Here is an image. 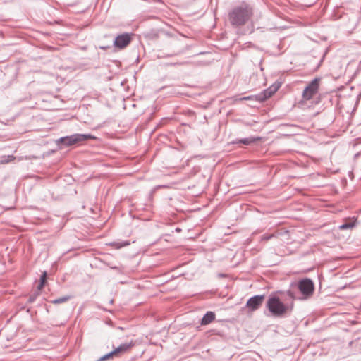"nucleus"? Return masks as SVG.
Here are the masks:
<instances>
[{"mask_svg":"<svg viewBox=\"0 0 361 361\" xmlns=\"http://www.w3.org/2000/svg\"><path fill=\"white\" fill-rule=\"evenodd\" d=\"M215 319V314L213 312H207L202 317V325H207Z\"/></svg>","mask_w":361,"mask_h":361,"instance_id":"1a4fd4ad","label":"nucleus"},{"mask_svg":"<svg viewBox=\"0 0 361 361\" xmlns=\"http://www.w3.org/2000/svg\"><path fill=\"white\" fill-rule=\"evenodd\" d=\"M113 356H118V354L116 353V351L114 350L113 351L106 354L105 355L101 357L98 361H106L108 359L112 357Z\"/></svg>","mask_w":361,"mask_h":361,"instance_id":"9b49d317","label":"nucleus"},{"mask_svg":"<svg viewBox=\"0 0 361 361\" xmlns=\"http://www.w3.org/2000/svg\"><path fill=\"white\" fill-rule=\"evenodd\" d=\"M260 138L259 137H250V138H246V139H243V140H241L240 141V143H243L244 145H250L251 143L252 142H255V141H257V140H259Z\"/></svg>","mask_w":361,"mask_h":361,"instance_id":"4468645a","label":"nucleus"},{"mask_svg":"<svg viewBox=\"0 0 361 361\" xmlns=\"http://www.w3.org/2000/svg\"><path fill=\"white\" fill-rule=\"evenodd\" d=\"M296 286L302 296H297L293 290H289L288 291V294L293 299L305 300L313 294L314 290V283L310 279H304L300 280Z\"/></svg>","mask_w":361,"mask_h":361,"instance_id":"f03ea898","label":"nucleus"},{"mask_svg":"<svg viewBox=\"0 0 361 361\" xmlns=\"http://www.w3.org/2000/svg\"><path fill=\"white\" fill-rule=\"evenodd\" d=\"M279 89L278 85L270 86L268 89L265 90L262 93L257 95L255 99L259 102L265 101L270 98Z\"/></svg>","mask_w":361,"mask_h":361,"instance_id":"6e6552de","label":"nucleus"},{"mask_svg":"<svg viewBox=\"0 0 361 361\" xmlns=\"http://www.w3.org/2000/svg\"><path fill=\"white\" fill-rule=\"evenodd\" d=\"M132 345H133L132 343H122L115 349V351H116V353L118 355L120 353L126 352L128 349H130L131 348Z\"/></svg>","mask_w":361,"mask_h":361,"instance_id":"9d476101","label":"nucleus"},{"mask_svg":"<svg viewBox=\"0 0 361 361\" xmlns=\"http://www.w3.org/2000/svg\"><path fill=\"white\" fill-rule=\"evenodd\" d=\"M354 226L355 222L350 221L340 225L338 228L340 230H345L348 228H352Z\"/></svg>","mask_w":361,"mask_h":361,"instance_id":"ddd939ff","label":"nucleus"},{"mask_svg":"<svg viewBox=\"0 0 361 361\" xmlns=\"http://www.w3.org/2000/svg\"><path fill=\"white\" fill-rule=\"evenodd\" d=\"M274 237H275V234H265L262 236L261 240L262 241H267Z\"/></svg>","mask_w":361,"mask_h":361,"instance_id":"dca6fc26","label":"nucleus"},{"mask_svg":"<svg viewBox=\"0 0 361 361\" xmlns=\"http://www.w3.org/2000/svg\"><path fill=\"white\" fill-rule=\"evenodd\" d=\"M131 41V37L129 34H123V35H118L115 41H114V44L116 47L120 48V49H123L124 47H126V46H128L129 44V43Z\"/></svg>","mask_w":361,"mask_h":361,"instance_id":"0eeeda50","label":"nucleus"},{"mask_svg":"<svg viewBox=\"0 0 361 361\" xmlns=\"http://www.w3.org/2000/svg\"><path fill=\"white\" fill-rule=\"evenodd\" d=\"M126 245H128V243H112V245H114L116 248H121Z\"/></svg>","mask_w":361,"mask_h":361,"instance_id":"a211bd4d","label":"nucleus"},{"mask_svg":"<svg viewBox=\"0 0 361 361\" xmlns=\"http://www.w3.org/2000/svg\"><path fill=\"white\" fill-rule=\"evenodd\" d=\"M46 279H47V273L44 272L40 277V283L38 286L39 289H41L44 286Z\"/></svg>","mask_w":361,"mask_h":361,"instance_id":"2eb2a0df","label":"nucleus"},{"mask_svg":"<svg viewBox=\"0 0 361 361\" xmlns=\"http://www.w3.org/2000/svg\"><path fill=\"white\" fill-rule=\"evenodd\" d=\"M252 13L247 6L235 8L230 14V20L235 25H244L251 17Z\"/></svg>","mask_w":361,"mask_h":361,"instance_id":"7ed1b4c3","label":"nucleus"},{"mask_svg":"<svg viewBox=\"0 0 361 361\" xmlns=\"http://www.w3.org/2000/svg\"><path fill=\"white\" fill-rule=\"evenodd\" d=\"M265 296L264 295H257L251 297L246 303L247 307L251 311H255L262 305L264 300Z\"/></svg>","mask_w":361,"mask_h":361,"instance_id":"423d86ee","label":"nucleus"},{"mask_svg":"<svg viewBox=\"0 0 361 361\" xmlns=\"http://www.w3.org/2000/svg\"><path fill=\"white\" fill-rule=\"evenodd\" d=\"M267 307L274 317H282L293 309V305L283 303L276 296H271L267 302Z\"/></svg>","mask_w":361,"mask_h":361,"instance_id":"f257e3e1","label":"nucleus"},{"mask_svg":"<svg viewBox=\"0 0 361 361\" xmlns=\"http://www.w3.org/2000/svg\"><path fill=\"white\" fill-rule=\"evenodd\" d=\"M320 82L321 79L316 78L309 83L302 92V99L304 100H310L316 95L319 89Z\"/></svg>","mask_w":361,"mask_h":361,"instance_id":"39448f33","label":"nucleus"},{"mask_svg":"<svg viewBox=\"0 0 361 361\" xmlns=\"http://www.w3.org/2000/svg\"><path fill=\"white\" fill-rule=\"evenodd\" d=\"M11 160L12 159H1L0 161V164H8Z\"/></svg>","mask_w":361,"mask_h":361,"instance_id":"aec40b11","label":"nucleus"},{"mask_svg":"<svg viewBox=\"0 0 361 361\" xmlns=\"http://www.w3.org/2000/svg\"><path fill=\"white\" fill-rule=\"evenodd\" d=\"M337 171H338V170L333 171L334 173L337 172Z\"/></svg>","mask_w":361,"mask_h":361,"instance_id":"412c9836","label":"nucleus"},{"mask_svg":"<svg viewBox=\"0 0 361 361\" xmlns=\"http://www.w3.org/2000/svg\"><path fill=\"white\" fill-rule=\"evenodd\" d=\"M71 298V296H63L58 298L52 301V303L54 304H61L65 302H67Z\"/></svg>","mask_w":361,"mask_h":361,"instance_id":"f8f14e48","label":"nucleus"},{"mask_svg":"<svg viewBox=\"0 0 361 361\" xmlns=\"http://www.w3.org/2000/svg\"><path fill=\"white\" fill-rule=\"evenodd\" d=\"M90 139H95V137L91 135L74 134L61 137L56 141V143L60 148H63L79 144Z\"/></svg>","mask_w":361,"mask_h":361,"instance_id":"20e7f679","label":"nucleus"},{"mask_svg":"<svg viewBox=\"0 0 361 361\" xmlns=\"http://www.w3.org/2000/svg\"><path fill=\"white\" fill-rule=\"evenodd\" d=\"M38 295V293H34L32 295H31L30 297H29V299H28V302L30 303H32L35 301Z\"/></svg>","mask_w":361,"mask_h":361,"instance_id":"f3484780","label":"nucleus"},{"mask_svg":"<svg viewBox=\"0 0 361 361\" xmlns=\"http://www.w3.org/2000/svg\"><path fill=\"white\" fill-rule=\"evenodd\" d=\"M254 99V97L253 96H248V97H243V98H240L239 100H252Z\"/></svg>","mask_w":361,"mask_h":361,"instance_id":"6ab92c4d","label":"nucleus"}]
</instances>
